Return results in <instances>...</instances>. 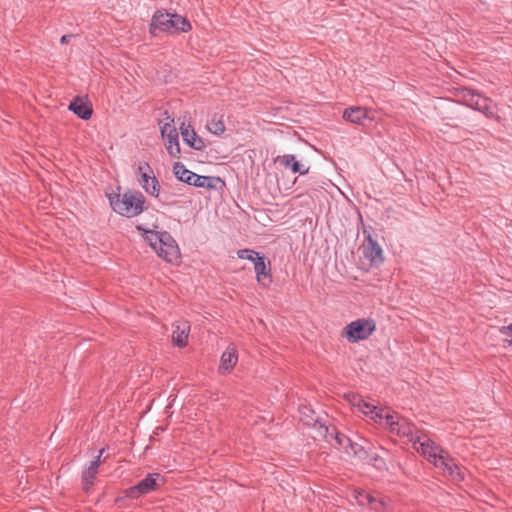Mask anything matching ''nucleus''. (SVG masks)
Masks as SVG:
<instances>
[{
  "label": "nucleus",
  "instance_id": "f257e3e1",
  "mask_svg": "<svg viewBox=\"0 0 512 512\" xmlns=\"http://www.w3.org/2000/svg\"><path fill=\"white\" fill-rule=\"evenodd\" d=\"M392 421H384V427L390 432L401 437H406L412 443L413 448L432 463L443 476L454 482L464 479V473L454 459L450 458L440 446L436 445L429 437L415 429L414 425L400 418L395 412L390 411Z\"/></svg>",
  "mask_w": 512,
  "mask_h": 512
},
{
  "label": "nucleus",
  "instance_id": "f03ea898",
  "mask_svg": "<svg viewBox=\"0 0 512 512\" xmlns=\"http://www.w3.org/2000/svg\"><path fill=\"white\" fill-rule=\"evenodd\" d=\"M138 230L144 231L146 242L156 251L159 257L170 263H177L180 259V251L175 240L166 232H157L154 229H144L141 226Z\"/></svg>",
  "mask_w": 512,
  "mask_h": 512
},
{
  "label": "nucleus",
  "instance_id": "7ed1b4c3",
  "mask_svg": "<svg viewBox=\"0 0 512 512\" xmlns=\"http://www.w3.org/2000/svg\"><path fill=\"white\" fill-rule=\"evenodd\" d=\"M191 30L190 22L178 14H170L163 11H157L150 23L149 31L153 36L158 33L166 32L175 34L179 32H188Z\"/></svg>",
  "mask_w": 512,
  "mask_h": 512
},
{
  "label": "nucleus",
  "instance_id": "20e7f679",
  "mask_svg": "<svg viewBox=\"0 0 512 512\" xmlns=\"http://www.w3.org/2000/svg\"><path fill=\"white\" fill-rule=\"evenodd\" d=\"M145 198L138 191H127L110 197L112 209L126 217H135L144 210Z\"/></svg>",
  "mask_w": 512,
  "mask_h": 512
},
{
  "label": "nucleus",
  "instance_id": "39448f33",
  "mask_svg": "<svg viewBox=\"0 0 512 512\" xmlns=\"http://www.w3.org/2000/svg\"><path fill=\"white\" fill-rule=\"evenodd\" d=\"M345 397L354 408H356L363 415L369 417L375 423L384 425V421H392V417L389 416V409L379 408L373 403L368 402L355 394H347Z\"/></svg>",
  "mask_w": 512,
  "mask_h": 512
},
{
  "label": "nucleus",
  "instance_id": "423d86ee",
  "mask_svg": "<svg viewBox=\"0 0 512 512\" xmlns=\"http://www.w3.org/2000/svg\"><path fill=\"white\" fill-rule=\"evenodd\" d=\"M159 126L167 152L170 156L179 158L181 150L179 145L178 132L174 126V120L167 116L165 119L159 122Z\"/></svg>",
  "mask_w": 512,
  "mask_h": 512
},
{
  "label": "nucleus",
  "instance_id": "0eeeda50",
  "mask_svg": "<svg viewBox=\"0 0 512 512\" xmlns=\"http://www.w3.org/2000/svg\"><path fill=\"white\" fill-rule=\"evenodd\" d=\"M363 255L362 268L368 270L370 267L379 266L383 263V251L371 236L360 247Z\"/></svg>",
  "mask_w": 512,
  "mask_h": 512
},
{
  "label": "nucleus",
  "instance_id": "6e6552de",
  "mask_svg": "<svg viewBox=\"0 0 512 512\" xmlns=\"http://www.w3.org/2000/svg\"><path fill=\"white\" fill-rule=\"evenodd\" d=\"M457 96L463 101V103L475 110H478L484 114H492L491 101L480 94L470 90L468 88H461L457 92Z\"/></svg>",
  "mask_w": 512,
  "mask_h": 512
},
{
  "label": "nucleus",
  "instance_id": "1a4fd4ad",
  "mask_svg": "<svg viewBox=\"0 0 512 512\" xmlns=\"http://www.w3.org/2000/svg\"><path fill=\"white\" fill-rule=\"evenodd\" d=\"M343 118L350 123L367 126L375 121V112L365 107H351L344 110Z\"/></svg>",
  "mask_w": 512,
  "mask_h": 512
},
{
  "label": "nucleus",
  "instance_id": "9d476101",
  "mask_svg": "<svg viewBox=\"0 0 512 512\" xmlns=\"http://www.w3.org/2000/svg\"><path fill=\"white\" fill-rule=\"evenodd\" d=\"M375 330L373 322H350L345 328V336L351 342L369 337Z\"/></svg>",
  "mask_w": 512,
  "mask_h": 512
},
{
  "label": "nucleus",
  "instance_id": "9b49d317",
  "mask_svg": "<svg viewBox=\"0 0 512 512\" xmlns=\"http://www.w3.org/2000/svg\"><path fill=\"white\" fill-rule=\"evenodd\" d=\"M138 173L140 175L139 183L142 188L151 196L158 197L160 186L150 166L147 163L140 164Z\"/></svg>",
  "mask_w": 512,
  "mask_h": 512
},
{
  "label": "nucleus",
  "instance_id": "f8f14e48",
  "mask_svg": "<svg viewBox=\"0 0 512 512\" xmlns=\"http://www.w3.org/2000/svg\"><path fill=\"white\" fill-rule=\"evenodd\" d=\"M158 479L159 474H150L137 485L128 488L125 491V495L129 498H138L142 495L148 494L157 488Z\"/></svg>",
  "mask_w": 512,
  "mask_h": 512
},
{
  "label": "nucleus",
  "instance_id": "ddd939ff",
  "mask_svg": "<svg viewBox=\"0 0 512 512\" xmlns=\"http://www.w3.org/2000/svg\"><path fill=\"white\" fill-rule=\"evenodd\" d=\"M238 362L237 349L233 345H229L226 350L222 353L220 359V365L218 368L219 373L229 374Z\"/></svg>",
  "mask_w": 512,
  "mask_h": 512
},
{
  "label": "nucleus",
  "instance_id": "4468645a",
  "mask_svg": "<svg viewBox=\"0 0 512 512\" xmlns=\"http://www.w3.org/2000/svg\"><path fill=\"white\" fill-rule=\"evenodd\" d=\"M180 132L183 141L191 148L195 150H203L205 148L203 139L196 134L190 124L182 123L180 125Z\"/></svg>",
  "mask_w": 512,
  "mask_h": 512
},
{
  "label": "nucleus",
  "instance_id": "2eb2a0df",
  "mask_svg": "<svg viewBox=\"0 0 512 512\" xmlns=\"http://www.w3.org/2000/svg\"><path fill=\"white\" fill-rule=\"evenodd\" d=\"M274 161L280 166L291 169L294 173L305 175L309 172V166L300 163L296 160V157L291 154L277 156Z\"/></svg>",
  "mask_w": 512,
  "mask_h": 512
},
{
  "label": "nucleus",
  "instance_id": "dca6fc26",
  "mask_svg": "<svg viewBox=\"0 0 512 512\" xmlns=\"http://www.w3.org/2000/svg\"><path fill=\"white\" fill-rule=\"evenodd\" d=\"M191 327L189 322H178L172 331V342L175 346L183 348L188 344Z\"/></svg>",
  "mask_w": 512,
  "mask_h": 512
},
{
  "label": "nucleus",
  "instance_id": "f3484780",
  "mask_svg": "<svg viewBox=\"0 0 512 512\" xmlns=\"http://www.w3.org/2000/svg\"><path fill=\"white\" fill-rule=\"evenodd\" d=\"M69 110L73 111L81 119L87 120L92 115V107L81 98H76L69 105Z\"/></svg>",
  "mask_w": 512,
  "mask_h": 512
},
{
  "label": "nucleus",
  "instance_id": "a211bd4d",
  "mask_svg": "<svg viewBox=\"0 0 512 512\" xmlns=\"http://www.w3.org/2000/svg\"><path fill=\"white\" fill-rule=\"evenodd\" d=\"M256 279L259 284L267 286L271 282L269 270H267L264 258L261 256L254 262Z\"/></svg>",
  "mask_w": 512,
  "mask_h": 512
},
{
  "label": "nucleus",
  "instance_id": "6ab92c4d",
  "mask_svg": "<svg viewBox=\"0 0 512 512\" xmlns=\"http://www.w3.org/2000/svg\"><path fill=\"white\" fill-rule=\"evenodd\" d=\"M103 453V449L100 450V453L95 461H92L90 466L83 472V484L84 489L88 490L90 486L93 485V480L95 479L98 473V467L100 465V458Z\"/></svg>",
  "mask_w": 512,
  "mask_h": 512
},
{
  "label": "nucleus",
  "instance_id": "aec40b11",
  "mask_svg": "<svg viewBox=\"0 0 512 512\" xmlns=\"http://www.w3.org/2000/svg\"><path fill=\"white\" fill-rule=\"evenodd\" d=\"M336 440L340 446L344 445V442H346L350 448V451L348 453H352L354 456H356L359 459H366L368 457V451L366 448L361 446L358 443L351 442L348 438L345 436H336Z\"/></svg>",
  "mask_w": 512,
  "mask_h": 512
},
{
  "label": "nucleus",
  "instance_id": "412c9836",
  "mask_svg": "<svg viewBox=\"0 0 512 512\" xmlns=\"http://www.w3.org/2000/svg\"><path fill=\"white\" fill-rule=\"evenodd\" d=\"M207 129L210 133L220 136L225 132V123L223 116L214 115L207 123Z\"/></svg>",
  "mask_w": 512,
  "mask_h": 512
},
{
  "label": "nucleus",
  "instance_id": "4be33fe9",
  "mask_svg": "<svg viewBox=\"0 0 512 512\" xmlns=\"http://www.w3.org/2000/svg\"><path fill=\"white\" fill-rule=\"evenodd\" d=\"M197 187L207 188V189H218L223 186L224 183L219 177L213 176H201L197 180Z\"/></svg>",
  "mask_w": 512,
  "mask_h": 512
},
{
  "label": "nucleus",
  "instance_id": "5701e85b",
  "mask_svg": "<svg viewBox=\"0 0 512 512\" xmlns=\"http://www.w3.org/2000/svg\"><path fill=\"white\" fill-rule=\"evenodd\" d=\"M174 175L182 182H189L192 171L186 169L182 163H175L173 166Z\"/></svg>",
  "mask_w": 512,
  "mask_h": 512
},
{
  "label": "nucleus",
  "instance_id": "b1692460",
  "mask_svg": "<svg viewBox=\"0 0 512 512\" xmlns=\"http://www.w3.org/2000/svg\"><path fill=\"white\" fill-rule=\"evenodd\" d=\"M353 497L359 505H369L374 501L373 495L357 489L353 491Z\"/></svg>",
  "mask_w": 512,
  "mask_h": 512
},
{
  "label": "nucleus",
  "instance_id": "393cba45",
  "mask_svg": "<svg viewBox=\"0 0 512 512\" xmlns=\"http://www.w3.org/2000/svg\"><path fill=\"white\" fill-rule=\"evenodd\" d=\"M237 255L241 259H247L252 262H255L257 260V258L261 257L259 255V253L255 252L254 250H251V249L239 250Z\"/></svg>",
  "mask_w": 512,
  "mask_h": 512
},
{
  "label": "nucleus",
  "instance_id": "a878e982",
  "mask_svg": "<svg viewBox=\"0 0 512 512\" xmlns=\"http://www.w3.org/2000/svg\"><path fill=\"white\" fill-rule=\"evenodd\" d=\"M369 506L377 512H389L386 503L382 499H378L374 496V501Z\"/></svg>",
  "mask_w": 512,
  "mask_h": 512
},
{
  "label": "nucleus",
  "instance_id": "bb28decb",
  "mask_svg": "<svg viewBox=\"0 0 512 512\" xmlns=\"http://www.w3.org/2000/svg\"><path fill=\"white\" fill-rule=\"evenodd\" d=\"M501 334L503 335L504 342L512 345V323L501 329Z\"/></svg>",
  "mask_w": 512,
  "mask_h": 512
},
{
  "label": "nucleus",
  "instance_id": "cd10ccee",
  "mask_svg": "<svg viewBox=\"0 0 512 512\" xmlns=\"http://www.w3.org/2000/svg\"><path fill=\"white\" fill-rule=\"evenodd\" d=\"M373 465L378 469H382L385 466V463L382 458L376 456L373 458Z\"/></svg>",
  "mask_w": 512,
  "mask_h": 512
},
{
  "label": "nucleus",
  "instance_id": "c85d7f7f",
  "mask_svg": "<svg viewBox=\"0 0 512 512\" xmlns=\"http://www.w3.org/2000/svg\"><path fill=\"white\" fill-rule=\"evenodd\" d=\"M199 177H200V175H197V174H195V173H193V172H192V174H191V176H190V179H189V182H187V184H189V185H194V186H196V187H197V183H198V181H196V180H198V179H199Z\"/></svg>",
  "mask_w": 512,
  "mask_h": 512
},
{
  "label": "nucleus",
  "instance_id": "c756f323",
  "mask_svg": "<svg viewBox=\"0 0 512 512\" xmlns=\"http://www.w3.org/2000/svg\"><path fill=\"white\" fill-rule=\"evenodd\" d=\"M60 41H61V43H63V44L68 43V41H69V36H68V35H63V36L61 37V40H60Z\"/></svg>",
  "mask_w": 512,
  "mask_h": 512
}]
</instances>
